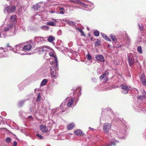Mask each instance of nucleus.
Wrapping results in <instances>:
<instances>
[{
    "label": "nucleus",
    "instance_id": "21",
    "mask_svg": "<svg viewBox=\"0 0 146 146\" xmlns=\"http://www.w3.org/2000/svg\"><path fill=\"white\" fill-rule=\"evenodd\" d=\"M100 41L98 39L97 41L95 43V46H97L100 44Z\"/></svg>",
    "mask_w": 146,
    "mask_h": 146
},
{
    "label": "nucleus",
    "instance_id": "34",
    "mask_svg": "<svg viewBox=\"0 0 146 146\" xmlns=\"http://www.w3.org/2000/svg\"><path fill=\"white\" fill-rule=\"evenodd\" d=\"M87 59L88 60H90L92 59V57L89 54H88L87 55Z\"/></svg>",
    "mask_w": 146,
    "mask_h": 146
},
{
    "label": "nucleus",
    "instance_id": "44",
    "mask_svg": "<svg viewBox=\"0 0 146 146\" xmlns=\"http://www.w3.org/2000/svg\"><path fill=\"white\" fill-rule=\"evenodd\" d=\"M50 13H54V12L53 11H50Z\"/></svg>",
    "mask_w": 146,
    "mask_h": 146
},
{
    "label": "nucleus",
    "instance_id": "7",
    "mask_svg": "<svg viewBox=\"0 0 146 146\" xmlns=\"http://www.w3.org/2000/svg\"><path fill=\"white\" fill-rule=\"evenodd\" d=\"M32 46L31 44H28L24 46L23 48V50L25 51H28L31 49Z\"/></svg>",
    "mask_w": 146,
    "mask_h": 146
},
{
    "label": "nucleus",
    "instance_id": "1",
    "mask_svg": "<svg viewBox=\"0 0 146 146\" xmlns=\"http://www.w3.org/2000/svg\"><path fill=\"white\" fill-rule=\"evenodd\" d=\"M48 49V46H43L38 48L37 49L38 53L40 55L44 54L45 52L44 56H46V54L48 52L47 50Z\"/></svg>",
    "mask_w": 146,
    "mask_h": 146
},
{
    "label": "nucleus",
    "instance_id": "29",
    "mask_svg": "<svg viewBox=\"0 0 146 146\" xmlns=\"http://www.w3.org/2000/svg\"><path fill=\"white\" fill-rule=\"evenodd\" d=\"M47 54H48L50 56L53 57L54 58H55V57H56V56H54V54H53V53L52 52H49V51H48V52L47 53Z\"/></svg>",
    "mask_w": 146,
    "mask_h": 146
},
{
    "label": "nucleus",
    "instance_id": "14",
    "mask_svg": "<svg viewBox=\"0 0 146 146\" xmlns=\"http://www.w3.org/2000/svg\"><path fill=\"white\" fill-rule=\"evenodd\" d=\"M10 19L11 20V21L13 22L16 23L17 20L16 16L15 15H13L11 16L10 17Z\"/></svg>",
    "mask_w": 146,
    "mask_h": 146
},
{
    "label": "nucleus",
    "instance_id": "49",
    "mask_svg": "<svg viewBox=\"0 0 146 146\" xmlns=\"http://www.w3.org/2000/svg\"><path fill=\"white\" fill-rule=\"evenodd\" d=\"M1 34L0 33V36H1Z\"/></svg>",
    "mask_w": 146,
    "mask_h": 146
},
{
    "label": "nucleus",
    "instance_id": "45",
    "mask_svg": "<svg viewBox=\"0 0 146 146\" xmlns=\"http://www.w3.org/2000/svg\"><path fill=\"white\" fill-rule=\"evenodd\" d=\"M56 70H58V68H56V70H55V71H56Z\"/></svg>",
    "mask_w": 146,
    "mask_h": 146
},
{
    "label": "nucleus",
    "instance_id": "15",
    "mask_svg": "<svg viewBox=\"0 0 146 146\" xmlns=\"http://www.w3.org/2000/svg\"><path fill=\"white\" fill-rule=\"evenodd\" d=\"M52 68H51L50 70L51 74L52 76L53 77H56V76L57 75V73L56 72H54L53 71H52Z\"/></svg>",
    "mask_w": 146,
    "mask_h": 146
},
{
    "label": "nucleus",
    "instance_id": "10",
    "mask_svg": "<svg viewBox=\"0 0 146 146\" xmlns=\"http://www.w3.org/2000/svg\"><path fill=\"white\" fill-rule=\"evenodd\" d=\"M74 133L77 135L81 136L82 135H83L84 134L82 131L80 129H77L75 130Z\"/></svg>",
    "mask_w": 146,
    "mask_h": 146
},
{
    "label": "nucleus",
    "instance_id": "19",
    "mask_svg": "<svg viewBox=\"0 0 146 146\" xmlns=\"http://www.w3.org/2000/svg\"><path fill=\"white\" fill-rule=\"evenodd\" d=\"M46 24L47 25L50 26H56V25H55L53 21H51L50 22H48L46 23Z\"/></svg>",
    "mask_w": 146,
    "mask_h": 146
},
{
    "label": "nucleus",
    "instance_id": "5",
    "mask_svg": "<svg viewBox=\"0 0 146 146\" xmlns=\"http://www.w3.org/2000/svg\"><path fill=\"white\" fill-rule=\"evenodd\" d=\"M121 89L124 90L122 91V93L123 94H127L129 90L127 86L121 85L120 86Z\"/></svg>",
    "mask_w": 146,
    "mask_h": 146
},
{
    "label": "nucleus",
    "instance_id": "23",
    "mask_svg": "<svg viewBox=\"0 0 146 146\" xmlns=\"http://www.w3.org/2000/svg\"><path fill=\"white\" fill-rule=\"evenodd\" d=\"M54 39V38L53 36H50L48 39V41L50 42L53 41Z\"/></svg>",
    "mask_w": 146,
    "mask_h": 146
},
{
    "label": "nucleus",
    "instance_id": "48",
    "mask_svg": "<svg viewBox=\"0 0 146 146\" xmlns=\"http://www.w3.org/2000/svg\"><path fill=\"white\" fill-rule=\"evenodd\" d=\"M80 91H81V90H80L79 92H80Z\"/></svg>",
    "mask_w": 146,
    "mask_h": 146
},
{
    "label": "nucleus",
    "instance_id": "13",
    "mask_svg": "<svg viewBox=\"0 0 146 146\" xmlns=\"http://www.w3.org/2000/svg\"><path fill=\"white\" fill-rule=\"evenodd\" d=\"M101 35L102 37L105 40L110 42L111 41V40L105 34L102 33Z\"/></svg>",
    "mask_w": 146,
    "mask_h": 146
},
{
    "label": "nucleus",
    "instance_id": "20",
    "mask_svg": "<svg viewBox=\"0 0 146 146\" xmlns=\"http://www.w3.org/2000/svg\"><path fill=\"white\" fill-rule=\"evenodd\" d=\"M79 5H81L85 8H86L88 7V5L87 4L83 3L81 1L79 2Z\"/></svg>",
    "mask_w": 146,
    "mask_h": 146
},
{
    "label": "nucleus",
    "instance_id": "27",
    "mask_svg": "<svg viewBox=\"0 0 146 146\" xmlns=\"http://www.w3.org/2000/svg\"><path fill=\"white\" fill-rule=\"evenodd\" d=\"M106 73H104L100 77V79L102 80L104 78L105 76H106Z\"/></svg>",
    "mask_w": 146,
    "mask_h": 146
},
{
    "label": "nucleus",
    "instance_id": "4",
    "mask_svg": "<svg viewBox=\"0 0 146 146\" xmlns=\"http://www.w3.org/2000/svg\"><path fill=\"white\" fill-rule=\"evenodd\" d=\"M7 12L9 13L14 12L16 10V7L15 6L9 7L7 6L5 9Z\"/></svg>",
    "mask_w": 146,
    "mask_h": 146
},
{
    "label": "nucleus",
    "instance_id": "47",
    "mask_svg": "<svg viewBox=\"0 0 146 146\" xmlns=\"http://www.w3.org/2000/svg\"><path fill=\"white\" fill-rule=\"evenodd\" d=\"M44 27H46V26H44Z\"/></svg>",
    "mask_w": 146,
    "mask_h": 146
},
{
    "label": "nucleus",
    "instance_id": "6",
    "mask_svg": "<svg viewBox=\"0 0 146 146\" xmlns=\"http://www.w3.org/2000/svg\"><path fill=\"white\" fill-rule=\"evenodd\" d=\"M95 58L96 59L102 62H104L105 61L104 58L103 56L102 55H97L96 56Z\"/></svg>",
    "mask_w": 146,
    "mask_h": 146
},
{
    "label": "nucleus",
    "instance_id": "42",
    "mask_svg": "<svg viewBox=\"0 0 146 146\" xmlns=\"http://www.w3.org/2000/svg\"><path fill=\"white\" fill-rule=\"evenodd\" d=\"M6 47L10 48L11 47V46L9 44V43H8Z\"/></svg>",
    "mask_w": 146,
    "mask_h": 146
},
{
    "label": "nucleus",
    "instance_id": "46",
    "mask_svg": "<svg viewBox=\"0 0 146 146\" xmlns=\"http://www.w3.org/2000/svg\"><path fill=\"white\" fill-rule=\"evenodd\" d=\"M1 49H3V48H1Z\"/></svg>",
    "mask_w": 146,
    "mask_h": 146
},
{
    "label": "nucleus",
    "instance_id": "32",
    "mask_svg": "<svg viewBox=\"0 0 146 146\" xmlns=\"http://www.w3.org/2000/svg\"><path fill=\"white\" fill-rule=\"evenodd\" d=\"M40 96V94L38 95L36 99V101L37 102L41 100Z\"/></svg>",
    "mask_w": 146,
    "mask_h": 146
},
{
    "label": "nucleus",
    "instance_id": "30",
    "mask_svg": "<svg viewBox=\"0 0 146 146\" xmlns=\"http://www.w3.org/2000/svg\"><path fill=\"white\" fill-rule=\"evenodd\" d=\"M6 141L8 143H10L11 141V138L9 137L7 138L6 139Z\"/></svg>",
    "mask_w": 146,
    "mask_h": 146
},
{
    "label": "nucleus",
    "instance_id": "12",
    "mask_svg": "<svg viewBox=\"0 0 146 146\" xmlns=\"http://www.w3.org/2000/svg\"><path fill=\"white\" fill-rule=\"evenodd\" d=\"M73 102L74 100L73 99L71 98L70 99L67 104V106L69 107H70Z\"/></svg>",
    "mask_w": 146,
    "mask_h": 146
},
{
    "label": "nucleus",
    "instance_id": "43",
    "mask_svg": "<svg viewBox=\"0 0 146 146\" xmlns=\"http://www.w3.org/2000/svg\"><path fill=\"white\" fill-rule=\"evenodd\" d=\"M52 21H54L55 22H57V21L56 20L53 19V18H52Z\"/></svg>",
    "mask_w": 146,
    "mask_h": 146
},
{
    "label": "nucleus",
    "instance_id": "18",
    "mask_svg": "<svg viewBox=\"0 0 146 146\" xmlns=\"http://www.w3.org/2000/svg\"><path fill=\"white\" fill-rule=\"evenodd\" d=\"M110 36L113 42H115L116 41V38L115 35L111 34Z\"/></svg>",
    "mask_w": 146,
    "mask_h": 146
},
{
    "label": "nucleus",
    "instance_id": "22",
    "mask_svg": "<svg viewBox=\"0 0 146 146\" xmlns=\"http://www.w3.org/2000/svg\"><path fill=\"white\" fill-rule=\"evenodd\" d=\"M138 52L140 53L141 54L142 53V50L141 47L140 46H139L137 49Z\"/></svg>",
    "mask_w": 146,
    "mask_h": 146
},
{
    "label": "nucleus",
    "instance_id": "11",
    "mask_svg": "<svg viewBox=\"0 0 146 146\" xmlns=\"http://www.w3.org/2000/svg\"><path fill=\"white\" fill-rule=\"evenodd\" d=\"M74 126V124L72 123L68 124L67 127V128L68 130H71L73 128Z\"/></svg>",
    "mask_w": 146,
    "mask_h": 146
},
{
    "label": "nucleus",
    "instance_id": "31",
    "mask_svg": "<svg viewBox=\"0 0 146 146\" xmlns=\"http://www.w3.org/2000/svg\"><path fill=\"white\" fill-rule=\"evenodd\" d=\"M54 61L56 63V68H57L58 66V62H57V57H55V58Z\"/></svg>",
    "mask_w": 146,
    "mask_h": 146
},
{
    "label": "nucleus",
    "instance_id": "8",
    "mask_svg": "<svg viewBox=\"0 0 146 146\" xmlns=\"http://www.w3.org/2000/svg\"><path fill=\"white\" fill-rule=\"evenodd\" d=\"M146 93L145 90H143L142 91V95L139 96H137V98L139 99L142 100L145 98L146 97Z\"/></svg>",
    "mask_w": 146,
    "mask_h": 146
},
{
    "label": "nucleus",
    "instance_id": "36",
    "mask_svg": "<svg viewBox=\"0 0 146 146\" xmlns=\"http://www.w3.org/2000/svg\"><path fill=\"white\" fill-rule=\"evenodd\" d=\"M138 26L139 27L140 30H143V26L142 25L140 26L139 25V24H138Z\"/></svg>",
    "mask_w": 146,
    "mask_h": 146
},
{
    "label": "nucleus",
    "instance_id": "38",
    "mask_svg": "<svg viewBox=\"0 0 146 146\" xmlns=\"http://www.w3.org/2000/svg\"><path fill=\"white\" fill-rule=\"evenodd\" d=\"M59 10L60 11H64V10H65L64 8H62V7L60 8Z\"/></svg>",
    "mask_w": 146,
    "mask_h": 146
},
{
    "label": "nucleus",
    "instance_id": "37",
    "mask_svg": "<svg viewBox=\"0 0 146 146\" xmlns=\"http://www.w3.org/2000/svg\"><path fill=\"white\" fill-rule=\"evenodd\" d=\"M69 24H70V25H74V23L72 21H71L69 22Z\"/></svg>",
    "mask_w": 146,
    "mask_h": 146
},
{
    "label": "nucleus",
    "instance_id": "33",
    "mask_svg": "<svg viewBox=\"0 0 146 146\" xmlns=\"http://www.w3.org/2000/svg\"><path fill=\"white\" fill-rule=\"evenodd\" d=\"M36 135L37 137H39V139H43V137L40 135L38 133V134H36Z\"/></svg>",
    "mask_w": 146,
    "mask_h": 146
},
{
    "label": "nucleus",
    "instance_id": "16",
    "mask_svg": "<svg viewBox=\"0 0 146 146\" xmlns=\"http://www.w3.org/2000/svg\"><path fill=\"white\" fill-rule=\"evenodd\" d=\"M13 27V25H9L7 27H5L4 28V31H9V29L11 28H12Z\"/></svg>",
    "mask_w": 146,
    "mask_h": 146
},
{
    "label": "nucleus",
    "instance_id": "24",
    "mask_svg": "<svg viewBox=\"0 0 146 146\" xmlns=\"http://www.w3.org/2000/svg\"><path fill=\"white\" fill-rule=\"evenodd\" d=\"M79 31L81 33V36H84L85 37L86 36V35L84 34V32L82 31L81 29H78Z\"/></svg>",
    "mask_w": 146,
    "mask_h": 146
},
{
    "label": "nucleus",
    "instance_id": "26",
    "mask_svg": "<svg viewBox=\"0 0 146 146\" xmlns=\"http://www.w3.org/2000/svg\"><path fill=\"white\" fill-rule=\"evenodd\" d=\"M141 80L142 82V84L143 85H144V86L146 85V80L145 79H141Z\"/></svg>",
    "mask_w": 146,
    "mask_h": 146
},
{
    "label": "nucleus",
    "instance_id": "17",
    "mask_svg": "<svg viewBox=\"0 0 146 146\" xmlns=\"http://www.w3.org/2000/svg\"><path fill=\"white\" fill-rule=\"evenodd\" d=\"M48 82V80L46 79H44L43 80L40 84V86H43L45 85Z\"/></svg>",
    "mask_w": 146,
    "mask_h": 146
},
{
    "label": "nucleus",
    "instance_id": "35",
    "mask_svg": "<svg viewBox=\"0 0 146 146\" xmlns=\"http://www.w3.org/2000/svg\"><path fill=\"white\" fill-rule=\"evenodd\" d=\"M145 75L144 74H142L141 76V79H144Z\"/></svg>",
    "mask_w": 146,
    "mask_h": 146
},
{
    "label": "nucleus",
    "instance_id": "28",
    "mask_svg": "<svg viewBox=\"0 0 146 146\" xmlns=\"http://www.w3.org/2000/svg\"><path fill=\"white\" fill-rule=\"evenodd\" d=\"M81 1L79 0H76V1H72V2L74 3L78 4L79 5V2H80Z\"/></svg>",
    "mask_w": 146,
    "mask_h": 146
},
{
    "label": "nucleus",
    "instance_id": "39",
    "mask_svg": "<svg viewBox=\"0 0 146 146\" xmlns=\"http://www.w3.org/2000/svg\"><path fill=\"white\" fill-rule=\"evenodd\" d=\"M104 80L106 82H107L108 80V77H106L104 79Z\"/></svg>",
    "mask_w": 146,
    "mask_h": 146
},
{
    "label": "nucleus",
    "instance_id": "40",
    "mask_svg": "<svg viewBox=\"0 0 146 146\" xmlns=\"http://www.w3.org/2000/svg\"><path fill=\"white\" fill-rule=\"evenodd\" d=\"M17 143L16 141H14L13 143V146H17Z\"/></svg>",
    "mask_w": 146,
    "mask_h": 146
},
{
    "label": "nucleus",
    "instance_id": "3",
    "mask_svg": "<svg viewBox=\"0 0 146 146\" xmlns=\"http://www.w3.org/2000/svg\"><path fill=\"white\" fill-rule=\"evenodd\" d=\"M128 60L130 66H133L135 62V60L133 57L131 55L128 56Z\"/></svg>",
    "mask_w": 146,
    "mask_h": 146
},
{
    "label": "nucleus",
    "instance_id": "41",
    "mask_svg": "<svg viewBox=\"0 0 146 146\" xmlns=\"http://www.w3.org/2000/svg\"><path fill=\"white\" fill-rule=\"evenodd\" d=\"M60 13L61 14H64V12L63 11H60Z\"/></svg>",
    "mask_w": 146,
    "mask_h": 146
},
{
    "label": "nucleus",
    "instance_id": "2",
    "mask_svg": "<svg viewBox=\"0 0 146 146\" xmlns=\"http://www.w3.org/2000/svg\"><path fill=\"white\" fill-rule=\"evenodd\" d=\"M111 124L109 123H104L103 126V130L104 132L108 134V133L109 130L111 129Z\"/></svg>",
    "mask_w": 146,
    "mask_h": 146
},
{
    "label": "nucleus",
    "instance_id": "9",
    "mask_svg": "<svg viewBox=\"0 0 146 146\" xmlns=\"http://www.w3.org/2000/svg\"><path fill=\"white\" fill-rule=\"evenodd\" d=\"M40 129L43 133H45L48 131V129L44 125H42L40 126Z\"/></svg>",
    "mask_w": 146,
    "mask_h": 146
},
{
    "label": "nucleus",
    "instance_id": "25",
    "mask_svg": "<svg viewBox=\"0 0 146 146\" xmlns=\"http://www.w3.org/2000/svg\"><path fill=\"white\" fill-rule=\"evenodd\" d=\"M94 35L96 36H99V32L98 31H96L94 32Z\"/></svg>",
    "mask_w": 146,
    "mask_h": 146
}]
</instances>
